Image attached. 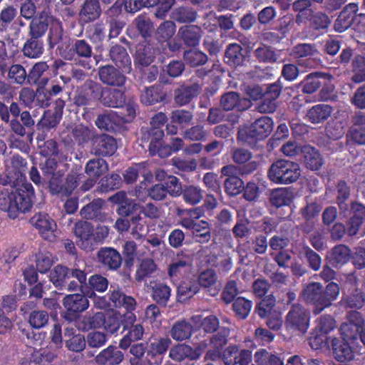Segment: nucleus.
Instances as JSON below:
<instances>
[{
  "mask_svg": "<svg viewBox=\"0 0 365 365\" xmlns=\"http://www.w3.org/2000/svg\"><path fill=\"white\" fill-rule=\"evenodd\" d=\"M10 194L0 202V209L6 212L10 219H16L19 213L26 212L32 207L34 190L32 185L26 180L19 182L14 187Z\"/></svg>",
  "mask_w": 365,
  "mask_h": 365,
  "instance_id": "1",
  "label": "nucleus"
},
{
  "mask_svg": "<svg viewBox=\"0 0 365 365\" xmlns=\"http://www.w3.org/2000/svg\"><path fill=\"white\" fill-rule=\"evenodd\" d=\"M65 170L59 169L56 175L48 178V188L51 195L69 197L84 176L83 173H79L76 170H71L63 180Z\"/></svg>",
  "mask_w": 365,
  "mask_h": 365,
  "instance_id": "2",
  "label": "nucleus"
},
{
  "mask_svg": "<svg viewBox=\"0 0 365 365\" xmlns=\"http://www.w3.org/2000/svg\"><path fill=\"white\" fill-rule=\"evenodd\" d=\"M168 121L165 113L159 112L150 120V127L142 130V140L149 142V153L151 156L158 155L164 145V126Z\"/></svg>",
  "mask_w": 365,
  "mask_h": 365,
  "instance_id": "3",
  "label": "nucleus"
},
{
  "mask_svg": "<svg viewBox=\"0 0 365 365\" xmlns=\"http://www.w3.org/2000/svg\"><path fill=\"white\" fill-rule=\"evenodd\" d=\"M95 307L101 309L124 308L125 310H135L136 301L134 297L125 294L118 287L110 286L109 292L104 296L92 297Z\"/></svg>",
  "mask_w": 365,
  "mask_h": 365,
  "instance_id": "4",
  "label": "nucleus"
},
{
  "mask_svg": "<svg viewBox=\"0 0 365 365\" xmlns=\"http://www.w3.org/2000/svg\"><path fill=\"white\" fill-rule=\"evenodd\" d=\"M300 175L299 164L286 160L276 161L268 171L269 180L277 184L292 183L296 181Z\"/></svg>",
  "mask_w": 365,
  "mask_h": 365,
  "instance_id": "5",
  "label": "nucleus"
},
{
  "mask_svg": "<svg viewBox=\"0 0 365 365\" xmlns=\"http://www.w3.org/2000/svg\"><path fill=\"white\" fill-rule=\"evenodd\" d=\"M335 321L330 316L322 317L317 322L315 331L309 338V344L313 349H330L332 337L330 332L335 328Z\"/></svg>",
  "mask_w": 365,
  "mask_h": 365,
  "instance_id": "6",
  "label": "nucleus"
},
{
  "mask_svg": "<svg viewBox=\"0 0 365 365\" xmlns=\"http://www.w3.org/2000/svg\"><path fill=\"white\" fill-rule=\"evenodd\" d=\"M88 298L82 292L66 294L62 301L64 310L61 312V317L68 323L76 321L80 314L89 307Z\"/></svg>",
  "mask_w": 365,
  "mask_h": 365,
  "instance_id": "7",
  "label": "nucleus"
},
{
  "mask_svg": "<svg viewBox=\"0 0 365 365\" xmlns=\"http://www.w3.org/2000/svg\"><path fill=\"white\" fill-rule=\"evenodd\" d=\"M281 93V88L279 84L273 83L266 88L263 93L262 88L255 86L252 88V100L257 99L262 96L263 100L256 106L257 110L260 113H272L277 108L275 100Z\"/></svg>",
  "mask_w": 365,
  "mask_h": 365,
  "instance_id": "8",
  "label": "nucleus"
},
{
  "mask_svg": "<svg viewBox=\"0 0 365 365\" xmlns=\"http://www.w3.org/2000/svg\"><path fill=\"white\" fill-rule=\"evenodd\" d=\"M241 90L245 96L240 98L238 93L229 91L221 96L220 105L226 111L236 108L239 111H244L251 107V86L243 84Z\"/></svg>",
  "mask_w": 365,
  "mask_h": 365,
  "instance_id": "9",
  "label": "nucleus"
},
{
  "mask_svg": "<svg viewBox=\"0 0 365 365\" xmlns=\"http://www.w3.org/2000/svg\"><path fill=\"white\" fill-rule=\"evenodd\" d=\"M160 51L156 41L153 39H144L135 47L134 63L142 67H148L155 60Z\"/></svg>",
  "mask_w": 365,
  "mask_h": 365,
  "instance_id": "10",
  "label": "nucleus"
},
{
  "mask_svg": "<svg viewBox=\"0 0 365 365\" xmlns=\"http://www.w3.org/2000/svg\"><path fill=\"white\" fill-rule=\"evenodd\" d=\"M363 326L364 319L361 314L357 312L350 313L348 321L343 323L340 327L344 341L355 339L359 334L361 341L365 345V333Z\"/></svg>",
  "mask_w": 365,
  "mask_h": 365,
  "instance_id": "11",
  "label": "nucleus"
},
{
  "mask_svg": "<svg viewBox=\"0 0 365 365\" xmlns=\"http://www.w3.org/2000/svg\"><path fill=\"white\" fill-rule=\"evenodd\" d=\"M171 342L168 337H150L147 342L145 355L148 365H160Z\"/></svg>",
  "mask_w": 365,
  "mask_h": 365,
  "instance_id": "12",
  "label": "nucleus"
},
{
  "mask_svg": "<svg viewBox=\"0 0 365 365\" xmlns=\"http://www.w3.org/2000/svg\"><path fill=\"white\" fill-rule=\"evenodd\" d=\"M207 347L205 342L200 343L195 348L186 344H178L170 348L169 357L175 361L181 362L185 359L195 361L200 359Z\"/></svg>",
  "mask_w": 365,
  "mask_h": 365,
  "instance_id": "13",
  "label": "nucleus"
},
{
  "mask_svg": "<svg viewBox=\"0 0 365 365\" xmlns=\"http://www.w3.org/2000/svg\"><path fill=\"white\" fill-rule=\"evenodd\" d=\"M247 48H243L238 43H229L225 51L224 62L229 66L242 71L240 68L247 66L250 63Z\"/></svg>",
  "mask_w": 365,
  "mask_h": 365,
  "instance_id": "14",
  "label": "nucleus"
},
{
  "mask_svg": "<svg viewBox=\"0 0 365 365\" xmlns=\"http://www.w3.org/2000/svg\"><path fill=\"white\" fill-rule=\"evenodd\" d=\"M101 84L89 80L76 91L73 102L78 107L91 105L100 98Z\"/></svg>",
  "mask_w": 365,
  "mask_h": 365,
  "instance_id": "15",
  "label": "nucleus"
},
{
  "mask_svg": "<svg viewBox=\"0 0 365 365\" xmlns=\"http://www.w3.org/2000/svg\"><path fill=\"white\" fill-rule=\"evenodd\" d=\"M133 311L125 310L124 314L115 313L108 317L105 316V322L103 327L110 334L117 333L122 328L121 333H123L136 320V316Z\"/></svg>",
  "mask_w": 365,
  "mask_h": 365,
  "instance_id": "16",
  "label": "nucleus"
},
{
  "mask_svg": "<svg viewBox=\"0 0 365 365\" xmlns=\"http://www.w3.org/2000/svg\"><path fill=\"white\" fill-rule=\"evenodd\" d=\"M171 95L160 84L145 87L140 96V102L145 106L156 103L166 104L170 102Z\"/></svg>",
  "mask_w": 365,
  "mask_h": 365,
  "instance_id": "17",
  "label": "nucleus"
},
{
  "mask_svg": "<svg viewBox=\"0 0 365 365\" xmlns=\"http://www.w3.org/2000/svg\"><path fill=\"white\" fill-rule=\"evenodd\" d=\"M29 222L38 230L44 240L50 242L54 240L56 224L48 214L37 213L29 220Z\"/></svg>",
  "mask_w": 365,
  "mask_h": 365,
  "instance_id": "18",
  "label": "nucleus"
},
{
  "mask_svg": "<svg viewBox=\"0 0 365 365\" xmlns=\"http://www.w3.org/2000/svg\"><path fill=\"white\" fill-rule=\"evenodd\" d=\"M201 92V86L198 83H183L176 88L173 92L175 103L180 106L190 104Z\"/></svg>",
  "mask_w": 365,
  "mask_h": 365,
  "instance_id": "19",
  "label": "nucleus"
},
{
  "mask_svg": "<svg viewBox=\"0 0 365 365\" xmlns=\"http://www.w3.org/2000/svg\"><path fill=\"white\" fill-rule=\"evenodd\" d=\"M107 56L108 58L106 59L110 60L123 72L130 73L132 71L131 58L123 46L118 43L111 44Z\"/></svg>",
  "mask_w": 365,
  "mask_h": 365,
  "instance_id": "20",
  "label": "nucleus"
},
{
  "mask_svg": "<svg viewBox=\"0 0 365 365\" xmlns=\"http://www.w3.org/2000/svg\"><path fill=\"white\" fill-rule=\"evenodd\" d=\"M118 67L113 65L101 66L98 68V77L100 81L110 86L122 87L125 85L126 77Z\"/></svg>",
  "mask_w": 365,
  "mask_h": 365,
  "instance_id": "21",
  "label": "nucleus"
},
{
  "mask_svg": "<svg viewBox=\"0 0 365 365\" xmlns=\"http://www.w3.org/2000/svg\"><path fill=\"white\" fill-rule=\"evenodd\" d=\"M60 78L62 82L49 78L48 85L43 88H40L41 93H39L38 97L41 99L42 104L45 105V108L51 104L54 97L62 96V94L65 92L64 85L69 78L64 76H61Z\"/></svg>",
  "mask_w": 365,
  "mask_h": 365,
  "instance_id": "22",
  "label": "nucleus"
},
{
  "mask_svg": "<svg viewBox=\"0 0 365 365\" xmlns=\"http://www.w3.org/2000/svg\"><path fill=\"white\" fill-rule=\"evenodd\" d=\"M93 58L98 61L97 56L93 55V47L86 39L73 40V61H77L79 66L91 68V60Z\"/></svg>",
  "mask_w": 365,
  "mask_h": 365,
  "instance_id": "23",
  "label": "nucleus"
},
{
  "mask_svg": "<svg viewBox=\"0 0 365 365\" xmlns=\"http://www.w3.org/2000/svg\"><path fill=\"white\" fill-rule=\"evenodd\" d=\"M309 323V317L307 312L300 305L293 306L287 317V327L304 333L308 329Z\"/></svg>",
  "mask_w": 365,
  "mask_h": 365,
  "instance_id": "24",
  "label": "nucleus"
},
{
  "mask_svg": "<svg viewBox=\"0 0 365 365\" xmlns=\"http://www.w3.org/2000/svg\"><path fill=\"white\" fill-rule=\"evenodd\" d=\"M92 150L96 155L111 156L117 150V142L107 134L98 135L92 139Z\"/></svg>",
  "mask_w": 365,
  "mask_h": 365,
  "instance_id": "25",
  "label": "nucleus"
},
{
  "mask_svg": "<svg viewBox=\"0 0 365 365\" xmlns=\"http://www.w3.org/2000/svg\"><path fill=\"white\" fill-rule=\"evenodd\" d=\"M93 231V226L88 221L79 220L74 225L73 232L77 237V245L86 252L92 251Z\"/></svg>",
  "mask_w": 365,
  "mask_h": 365,
  "instance_id": "26",
  "label": "nucleus"
},
{
  "mask_svg": "<svg viewBox=\"0 0 365 365\" xmlns=\"http://www.w3.org/2000/svg\"><path fill=\"white\" fill-rule=\"evenodd\" d=\"M102 14L100 0H84L78 13V21L81 25L98 20Z\"/></svg>",
  "mask_w": 365,
  "mask_h": 365,
  "instance_id": "27",
  "label": "nucleus"
},
{
  "mask_svg": "<svg viewBox=\"0 0 365 365\" xmlns=\"http://www.w3.org/2000/svg\"><path fill=\"white\" fill-rule=\"evenodd\" d=\"M108 201L118 206L116 212L121 217L131 215L138 207L134 200L128 197L125 191H118L110 196Z\"/></svg>",
  "mask_w": 365,
  "mask_h": 365,
  "instance_id": "28",
  "label": "nucleus"
},
{
  "mask_svg": "<svg viewBox=\"0 0 365 365\" xmlns=\"http://www.w3.org/2000/svg\"><path fill=\"white\" fill-rule=\"evenodd\" d=\"M98 261L107 269L116 271L123 262V258L120 252L110 247H101L97 252Z\"/></svg>",
  "mask_w": 365,
  "mask_h": 365,
  "instance_id": "29",
  "label": "nucleus"
},
{
  "mask_svg": "<svg viewBox=\"0 0 365 365\" xmlns=\"http://www.w3.org/2000/svg\"><path fill=\"white\" fill-rule=\"evenodd\" d=\"M250 358V351L242 349L240 351L236 345L229 346L222 353V360L225 365H248Z\"/></svg>",
  "mask_w": 365,
  "mask_h": 365,
  "instance_id": "30",
  "label": "nucleus"
},
{
  "mask_svg": "<svg viewBox=\"0 0 365 365\" xmlns=\"http://www.w3.org/2000/svg\"><path fill=\"white\" fill-rule=\"evenodd\" d=\"M99 101L106 107L123 108L125 105L126 97L123 91L103 88L101 85Z\"/></svg>",
  "mask_w": 365,
  "mask_h": 365,
  "instance_id": "31",
  "label": "nucleus"
},
{
  "mask_svg": "<svg viewBox=\"0 0 365 365\" xmlns=\"http://www.w3.org/2000/svg\"><path fill=\"white\" fill-rule=\"evenodd\" d=\"M45 146L48 149L47 155H50L51 157L46 158L44 163H41L40 168L41 170L43 176L44 178H48L49 177L56 175L57 173L58 162L54 156H57L58 154V148L57 143L53 140H48L44 143Z\"/></svg>",
  "mask_w": 365,
  "mask_h": 365,
  "instance_id": "32",
  "label": "nucleus"
},
{
  "mask_svg": "<svg viewBox=\"0 0 365 365\" xmlns=\"http://www.w3.org/2000/svg\"><path fill=\"white\" fill-rule=\"evenodd\" d=\"M251 182H247L246 186L242 178L238 176H232L227 178L225 180V191L227 195L234 197L245 190L243 194L244 198L247 201H251V191H248Z\"/></svg>",
  "mask_w": 365,
  "mask_h": 365,
  "instance_id": "33",
  "label": "nucleus"
},
{
  "mask_svg": "<svg viewBox=\"0 0 365 365\" xmlns=\"http://www.w3.org/2000/svg\"><path fill=\"white\" fill-rule=\"evenodd\" d=\"M49 69V66L45 61L36 63L27 73V84L36 85L37 88H43L48 85L49 78L43 76L46 71Z\"/></svg>",
  "mask_w": 365,
  "mask_h": 365,
  "instance_id": "34",
  "label": "nucleus"
},
{
  "mask_svg": "<svg viewBox=\"0 0 365 365\" xmlns=\"http://www.w3.org/2000/svg\"><path fill=\"white\" fill-rule=\"evenodd\" d=\"M124 359V354L115 346L103 349L95 358L99 365H119Z\"/></svg>",
  "mask_w": 365,
  "mask_h": 365,
  "instance_id": "35",
  "label": "nucleus"
},
{
  "mask_svg": "<svg viewBox=\"0 0 365 365\" xmlns=\"http://www.w3.org/2000/svg\"><path fill=\"white\" fill-rule=\"evenodd\" d=\"M178 35L181 38L184 44L190 47L197 46L202 36L201 27L197 25H186L181 26Z\"/></svg>",
  "mask_w": 365,
  "mask_h": 365,
  "instance_id": "36",
  "label": "nucleus"
},
{
  "mask_svg": "<svg viewBox=\"0 0 365 365\" xmlns=\"http://www.w3.org/2000/svg\"><path fill=\"white\" fill-rule=\"evenodd\" d=\"M103 203V200L101 198L95 199L81 208L80 215L83 218L86 220L104 222L106 216L105 213L102 212Z\"/></svg>",
  "mask_w": 365,
  "mask_h": 365,
  "instance_id": "37",
  "label": "nucleus"
},
{
  "mask_svg": "<svg viewBox=\"0 0 365 365\" xmlns=\"http://www.w3.org/2000/svg\"><path fill=\"white\" fill-rule=\"evenodd\" d=\"M199 291L196 277L194 276L186 277L178 286L177 297L180 302L186 301L195 295Z\"/></svg>",
  "mask_w": 365,
  "mask_h": 365,
  "instance_id": "38",
  "label": "nucleus"
},
{
  "mask_svg": "<svg viewBox=\"0 0 365 365\" xmlns=\"http://www.w3.org/2000/svg\"><path fill=\"white\" fill-rule=\"evenodd\" d=\"M65 106L66 101L61 96L58 97L53 104L54 111L53 113L48 111L44 113L41 119L43 125L47 128L56 127L61 119Z\"/></svg>",
  "mask_w": 365,
  "mask_h": 365,
  "instance_id": "39",
  "label": "nucleus"
},
{
  "mask_svg": "<svg viewBox=\"0 0 365 365\" xmlns=\"http://www.w3.org/2000/svg\"><path fill=\"white\" fill-rule=\"evenodd\" d=\"M185 70V64L181 61L172 60L165 67H161L160 83L170 84V78H177L182 75Z\"/></svg>",
  "mask_w": 365,
  "mask_h": 365,
  "instance_id": "40",
  "label": "nucleus"
},
{
  "mask_svg": "<svg viewBox=\"0 0 365 365\" xmlns=\"http://www.w3.org/2000/svg\"><path fill=\"white\" fill-rule=\"evenodd\" d=\"M193 326L185 319L178 320L172 325L169 331L170 336L177 341L190 339L192 334Z\"/></svg>",
  "mask_w": 365,
  "mask_h": 365,
  "instance_id": "41",
  "label": "nucleus"
},
{
  "mask_svg": "<svg viewBox=\"0 0 365 365\" xmlns=\"http://www.w3.org/2000/svg\"><path fill=\"white\" fill-rule=\"evenodd\" d=\"M71 271L66 266L57 264L50 271V281L58 289L65 290Z\"/></svg>",
  "mask_w": 365,
  "mask_h": 365,
  "instance_id": "42",
  "label": "nucleus"
},
{
  "mask_svg": "<svg viewBox=\"0 0 365 365\" xmlns=\"http://www.w3.org/2000/svg\"><path fill=\"white\" fill-rule=\"evenodd\" d=\"M108 287V280L106 277L95 274L88 278V284L84 285V294L89 298L96 297V292H104Z\"/></svg>",
  "mask_w": 365,
  "mask_h": 365,
  "instance_id": "43",
  "label": "nucleus"
},
{
  "mask_svg": "<svg viewBox=\"0 0 365 365\" xmlns=\"http://www.w3.org/2000/svg\"><path fill=\"white\" fill-rule=\"evenodd\" d=\"M26 160L19 154L14 155L11 158V167L8 171L14 178L16 182L19 183L26 180Z\"/></svg>",
  "mask_w": 365,
  "mask_h": 365,
  "instance_id": "44",
  "label": "nucleus"
},
{
  "mask_svg": "<svg viewBox=\"0 0 365 365\" xmlns=\"http://www.w3.org/2000/svg\"><path fill=\"white\" fill-rule=\"evenodd\" d=\"M302 297L304 300L314 304L316 314L320 312L319 309L322 307L320 302H322L323 292L322 286L319 283L314 282L307 285L303 291Z\"/></svg>",
  "mask_w": 365,
  "mask_h": 365,
  "instance_id": "45",
  "label": "nucleus"
},
{
  "mask_svg": "<svg viewBox=\"0 0 365 365\" xmlns=\"http://www.w3.org/2000/svg\"><path fill=\"white\" fill-rule=\"evenodd\" d=\"M105 322V314L103 312L86 314L78 324V329L83 331L99 329Z\"/></svg>",
  "mask_w": 365,
  "mask_h": 365,
  "instance_id": "46",
  "label": "nucleus"
},
{
  "mask_svg": "<svg viewBox=\"0 0 365 365\" xmlns=\"http://www.w3.org/2000/svg\"><path fill=\"white\" fill-rule=\"evenodd\" d=\"M39 93L40 88H37L36 91L29 87L23 88L19 92V101L25 107L29 108L36 106L45 108V105L42 104L41 99L38 97Z\"/></svg>",
  "mask_w": 365,
  "mask_h": 365,
  "instance_id": "47",
  "label": "nucleus"
},
{
  "mask_svg": "<svg viewBox=\"0 0 365 365\" xmlns=\"http://www.w3.org/2000/svg\"><path fill=\"white\" fill-rule=\"evenodd\" d=\"M86 277L87 274L84 270L78 268H72L65 290L71 292L79 289L84 294V285H86Z\"/></svg>",
  "mask_w": 365,
  "mask_h": 365,
  "instance_id": "48",
  "label": "nucleus"
},
{
  "mask_svg": "<svg viewBox=\"0 0 365 365\" xmlns=\"http://www.w3.org/2000/svg\"><path fill=\"white\" fill-rule=\"evenodd\" d=\"M133 24H135L140 35L144 39H149L151 38L154 26L153 21L146 13L138 15L135 18Z\"/></svg>",
  "mask_w": 365,
  "mask_h": 365,
  "instance_id": "49",
  "label": "nucleus"
},
{
  "mask_svg": "<svg viewBox=\"0 0 365 365\" xmlns=\"http://www.w3.org/2000/svg\"><path fill=\"white\" fill-rule=\"evenodd\" d=\"M108 170L107 162L103 158L89 160L85 166V173L91 178L98 179Z\"/></svg>",
  "mask_w": 365,
  "mask_h": 365,
  "instance_id": "50",
  "label": "nucleus"
},
{
  "mask_svg": "<svg viewBox=\"0 0 365 365\" xmlns=\"http://www.w3.org/2000/svg\"><path fill=\"white\" fill-rule=\"evenodd\" d=\"M273 122L267 116H263L255 120L252 124V138H264L267 137L272 130Z\"/></svg>",
  "mask_w": 365,
  "mask_h": 365,
  "instance_id": "51",
  "label": "nucleus"
},
{
  "mask_svg": "<svg viewBox=\"0 0 365 365\" xmlns=\"http://www.w3.org/2000/svg\"><path fill=\"white\" fill-rule=\"evenodd\" d=\"M43 41L42 39H36L30 37L22 48L24 55L30 58H39L43 53Z\"/></svg>",
  "mask_w": 365,
  "mask_h": 365,
  "instance_id": "52",
  "label": "nucleus"
},
{
  "mask_svg": "<svg viewBox=\"0 0 365 365\" xmlns=\"http://www.w3.org/2000/svg\"><path fill=\"white\" fill-rule=\"evenodd\" d=\"M183 59L187 65L196 68L205 65L208 61V56L199 49L190 48L184 52Z\"/></svg>",
  "mask_w": 365,
  "mask_h": 365,
  "instance_id": "53",
  "label": "nucleus"
},
{
  "mask_svg": "<svg viewBox=\"0 0 365 365\" xmlns=\"http://www.w3.org/2000/svg\"><path fill=\"white\" fill-rule=\"evenodd\" d=\"M17 9L13 5H6L0 11V34L6 33L17 16Z\"/></svg>",
  "mask_w": 365,
  "mask_h": 365,
  "instance_id": "54",
  "label": "nucleus"
},
{
  "mask_svg": "<svg viewBox=\"0 0 365 365\" xmlns=\"http://www.w3.org/2000/svg\"><path fill=\"white\" fill-rule=\"evenodd\" d=\"M196 279L200 289L201 287L210 289V292L213 291L212 292H210V295L212 296H215L217 294V290L216 289H212V287L216 284L217 279L215 270L211 269H205L202 271L197 277H196Z\"/></svg>",
  "mask_w": 365,
  "mask_h": 365,
  "instance_id": "55",
  "label": "nucleus"
},
{
  "mask_svg": "<svg viewBox=\"0 0 365 365\" xmlns=\"http://www.w3.org/2000/svg\"><path fill=\"white\" fill-rule=\"evenodd\" d=\"M332 108L324 104H319L313 106L307 114V119L313 123H319L330 116Z\"/></svg>",
  "mask_w": 365,
  "mask_h": 365,
  "instance_id": "56",
  "label": "nucleus"
},
{
  "mask_svg": "<svg viewBox=\"0 0 365 365\" xmlns=\"http://www.w3.org/2000/svg\"><path fill=\"white\" fill-rule=\"evenodd\" d=\"M191 232L195 241L201 244L208 242L212 237L210 225L205 220L197 221Z\"/></svg>",
  "mask_w": 365,
  "mask_h": 365,
  "instance_id": "57",
  "label": "nucleus"
},
{
  "mask_svg": "<svg viewBox=\"0 0 365 365\" xmlns=\"http://www.w3.org/2000/svg\"><path fill=\"white\" fill-rule=\"evenodd\" d=\"M294 197L292 191L286 187L274 190L270 195V201L276 207L288 205Z\"/></svg>",
  "mask_w": 365,
  "mask_h": 365,
  "instance_id": "58",
  "label": "nucleus"
},
{
  "mask_svg": "<svg viewBox=\"0 0 365 365\" xmlns=\"http://www.w3.org/2000/svg\"><path fill=\"white\" fill-rule=\"evenodd\" d=\"M336 339H332L330 343V349L332 348L335 358L341 362L349 361L354 359V352L350 347L349 341H344L343 344L337 346Z\"/></svg>",
  "mask_w": 365,
  "mask_h": 365,
  "instance_id": "59",
  "label": "nucleus"
},
{
  "mask_svg": "<svg viewBox=\"0 0 365 365\" xmlns=\"http://www.w3.org/2000/svg\"><path fill=\"white\" fill-rule=\"evenodd\" d=\"M197 16V12L192 7L189 6L178 7L171 13V19L181 24L194 22Z\"/></svg>",
  "mask_w": 365,
  "mask_h": 365,
  "instance_id": "60",
  "label": "nucleus"
},
{
  "mask_svg": "<svg viewBox=\"0 0 365 365\" xmlns=\"http://www.w3.org/2000/svg\"><path fill=\"white\" fill-rule=\"evenodd\" d=\"M351 209L354 212V215L351 217L347 232L350 235H354L357 233L360 225L362 223L363 217L365 216V207L359 203H353Z\"/></svg>",
  "mask_w": 365,
  "mask_h": 365,
  "instance_id": "61",
  "label": "nucleus"
},
{
  "mask_svg": "<svg viewBox=\"0 0 365 365\" xmlns=\"http://www.w3.org/2000/svg\"><path fill=\"white\" fill-rule=\"evenodd\" d=\"M130 354L133 356L130 359V365H148L145 356L147 354V343H135L130 348Z\"/></svg>",
  "mask_w": 365,
  "mask_h": 365,
  "instance_id": "62",
  "label": "nucleus"
},
{
  "mask_svg": "<svg viewBox=\"0 0 365 365\" xmlns=\"http://www.w3.org/2000/svg\"><path fill=\"white\" fill-rule=\"evenodd\" d=\"M304 163L306 166L312 170H319L323 164V160L319 153L314 148L307 146L303 149Z\"/></svg>",
  "mask_w": 365,
  "mask_h": 365,
  "instance_id": "63",
  "label": "nucleus"
},
{
  "mask_svg": "<svg viewBox=\"0 0 365 365\" xmlns=\"http://www.w3.org/2000/svg\"><path fill=\"white\" fill-rule=\"evenodd\" d=\"M27 72L25 68L19 63H15L10 66L7 79L13 84L22 86L27 84Z\"/></svg>",
  "mask_w": 365,
  "mask_h": 365,
  "instance_id": "64",
  "label": "nucleus"
}]
</instances>
